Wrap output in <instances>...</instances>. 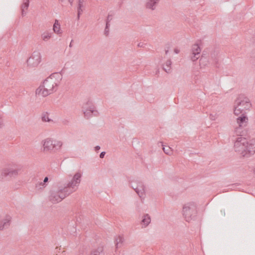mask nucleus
<instances>
[{
	"label": "nucleus",
	"instance_id": "nucleus-1",
	"mask_svg": "<svg viewBox=\"0 0 255 255\" xmlns=\"http://www.w3.org/2000/svg\"><path fill=\"white\" fill-rule=\"evenodd\" d=\"M245 114H241V116L237 119L238 127L236 128L235 131L237 135L241 136L238 137L235 142L234 148L235 151L239 153L242 156L248 157L255 152V141L249 142L245 137H242L244 134H242L243 131L241 130V128L246 126L248 120Z\"/></svg>",
	"mask_w": 255,
	"mask_h": 255
},
{
	"label": "nucleus",
	"instance_id": "nucleus-2",
	"mask_svg": "<svg viewBox=\"0 0 255 255\" xmlns=\"http://www.w3.org/2000/svg\"><path fill=\"white\" fill-rule=\"evenodd\" d=\"M81 177L82 174L78 172L68 183L63 186H58L56 189L51 190L49 196V201L53 204L58 203L75 192L81 182Z\"/></svg>",
	"mask_w": 255,
	"mask_h": 255
},
{
	"label": "nucleus",
	"instance_id": "nucleus-3",
	"mask_svg": "<svg viewBox=\"0 0 255 255\" xmlns=\"http://www.w3.org/2000/svg\"><path fill=\"white\" fill-rule=\"evenodd\" d=\"M55 74L57 75V73L52 74L43 82L42 84L36 90V95L45 97L56 91L58 84L53 79Z\"/></svg>",
	"mask_w": 255,
	"mask_h": 255
},
{
	"label": "nucleus",
	"instance_id": "nucleus-4",
	"mask_svg": "<svg viewBox=\"0 0 255 255\" xmlns=\"http://www.w3.org/2000/svg\"><path fill=\"white\" fill-rule=\"evenodd\" d=\"M252 104L248 98L244 95H240L237 98L234 105V114L238 116L242 113H246V111L249 110Z\"/></svg>",
	"mask_w": 255,
	"mask_h": 255
},
{
	"label": "nucleus",
	"instance_id": "nucleus-5",
	"mask_svg": "<svg viewBox=\"0 0 255 255\" xmlns=\"http://www.w3.org/2000/svg\"><path fill=\"white\" fill-rule=\"evenodd\" d=\"M22 166L16 164H8L1 170V175L3 177H8L15 178L20 174Z\"/></svg>",
	"mask_w": 255,
	"mask_h": 255
},
{
	"label": "nucleus",
	"instance_id": "nucleus-6",
	"mask_svg": "<svg viewBox=\"0 0 255 255\" xmlns=\"http://www.w3.org/2000/svg\"><path fill=\"white\" fill-rule=\"evenodd\" d=\"M182 214L187 222L195 220L197 214L196 204L194 202L185 204L183 207Z\"/></svg>",
	"mask_w": 255,
	"mask_h": 255
},
{
	"label": "nucleus",
	"instance_id": "nucleus-7",
	"mask_svg": "<svg viewBox=\"0 0 255 255\" xmlns=\"http://www.w3.org/2000/svg\"><path fill=\"white\" fill-rule=\"evenodd\" d=\"M62 145V142L53 140L50 138L46 139L43 144L44 151H55L59 149Z\"/></svg>",
	"mask_w": 255,
	"mask_h": 255
},
{
	"label": "nucleus",
	"instance_id": "nucleus-8",
	"mask_svg": "<svg viewBox=\"0 0 255 255\" xmlns=\"http://www.w3.org/2000/svg\"><path fill=\"white\" fill-rule=\"evenodd\" d=\"M83 113L84 117L87 119H89L93 116H98L99 113L98 111L95 110V107L92 103L88 101L83 107Z\"/></svg>",
	"mask_w": 255,
	"mask_h": 255
},
{
	"label": "nucleus",
	"instance_id": "nucleus-9",
	"mask_svg": "<svg viewBox=\"0 0 255 255\" xmlns=\"http://www.w3.org/2000/svg\"><path fill=\"white\" fill-rule=\"evenodd\" d=\"M41 61V56L38 51H34L31 56L27 60V66L30 68L37 67Z\"/></svg>",
	"mask_w": 255,
	"mask_h": 255
},
{
	"label": "nucleus",
	"instance_id": "nucleus-10",
	"mask_svg": "<svg viewBox=\"0 0 255 255\" xmlns=\"http://www.w3.org/2000/svg\"><path fill=\"white\" fill-rule=\"evenodd\" d=\"M208 49H207V51ZM219 51L215 49H212L210 50L209 52H207V55L208 59H209L211 64L218 67L219 59H218Z\"/></svg>",
	"mask_w": 255,
	"mask_h": 255
},
{
	"label": "nucleus",
	"instance_id": "nucleus-11",
	"mask_svg": "<svg viewBox=\"0 0 255 255\" xmlns=\"http://www.w3.org/2000/svg\"><path fill=\"white\" fill-rule=\"evenodd\" d=\"M199 64L201 67H205L211 64L207 55V49L203 51L201 58L199 59Z\"/></svg>",
	"mask_w": 255,
	"mask_h": 255
},
{
	"label": "nucleus",
	"instance_id": "nucleus-12",
	"mask_svg": "<svg viewBox=\"0 0 255 255\" xmlns=\"http://www.w3.org/2000/svg\"><path fill=\"white\" fill-rule=\"evenodd\" d=\"M11 217L7 216L6 218L3 219L0 223V230H3L7 228L10 225Z\"/></svg>",
	"mask_w": 255,
	"mask_h": 255
},
{
	"label": "nucleus",
	"instance_id": "nucleus-13",
	"mask_svg": "<svg viewBox=\"0 0 255 255\" xmlns=\"http://www.w3.org/2000/svg\"><path fill=\"white\" fill-rule=\"evenodd\" d=\"M104 247L100 246L96 249L92 250L91 252L90 255H104Z\"/></svg>",
	"mask_w": 255,
	"mask_h": 255
},
{
	"label": "nucleus",
	"instance_id": "nucleus-14",
	"mask_svg": "<svg viewBox=\"0 0 255 255\" xmlns=\"http://www.w3.org/2000/svg\"><path fill=\"white\" fill-rule=\"evenodd\" d=\"M29 5V0H23L22 4L21 5V15L22 16L26 15V10L28 9Z\"/></svg>",
	"mask_w": 255,
	"mask_h": 255
},
{
	"label": "nucleus",
	"instance_id": "nucleus-15",
	"mask_svg": "<svg viewBox=\"0 0 255 255\" xmlns=\"http://www.w3.org/2000/svg\"><path fill=\"white\" fill-rule=\"evenodd\" d=\"M159 1V0H148L146 3V7L152 10H154Z\"/></svg>",
	"mask_w": 255,
	"mask_h": 255
},
{
	"label": "nucleus",
	"instance_id": "nucleus-16",
	"mask_svg": "<svg viewBox=\"0 0 255 255\" xmlns=\"http://www.w3.org/2000/svg\"><path fill=\"white\" fill-rule=\"evenodd\" d=\"M138 190L136 191V193L139 197H143L145 193V187L142 182H138Z\"/></svg>",
	"mask_w": 255,
	"mask_h": 255
},
{
	"label": "nucleus",
	"instance_id": "nucleus-17",
	"mask_svg": "<svg viewBox=\"0 0 255 255\" xmlns=\"http://www.w3.org/2000/svg\"><path fill=\"white\" fill-rule=\"evenodd\" d=\"M201 49L198 44H193L191 47V53L200 55Z\"/></svg>",
	"mask_w": 255,
	"mask_h": 255
},
{
	"label": "nucleus",
	"instance_id": "nucleus-18",
	"mask_svg": "<svg viewBox=\"0 0 255 255\" xmlns=\"http://www.w3.org/2000/svg\"><path fill=\"white\" fill-rule=\"evenodd\" d=\"M172 62L171 60H168L166 61L165 65L163 66V70L167 73H169L171 72Z\"/></svg>",
	"mask_w": 255,
	"mask_h": 255
},
{
	"label": "nucleus",
	"instance_id": "nucleus-19",
	"mask_svg": "<svg viewBox=\"0 0 255 255\" xmlns=\"http://www.w3.org/2000/svg\"><path fill=\"white\" fill-rule=\"evenodd\" d=\"M150 218L148 214H146L144 216L143 218L142 219L141 222L147 226L150 222Z\"/></svg>",
	"mask_w": 255,
	"mask_h": 255
},
{
	"label": "nucleus",
	"instance_id": "nucleus-20",
	"mask_svg": "<svg viewBox=\"0 0 255 255\" xmlns=\"http://www.w3.org/2000/svg\"><path fill=\"white\" fill-rule=\"evenodd\" d=\"M53 29L55 33H60V25L58 23V21L57 20H55V23L53 25Z\"/></svg>",
	"mask_w": 255,
	"mask_h": 255
},
{
	"label": "nucleus",
	"instance_id": "nucleus-21",
	"mask_svg": "<svg viewBox=\"0 0 255 255\" xmlns=\"http://www.w3.org/2000/svg\"><path fill=\"white\" fill-rule=\"evenodd\" d=\"M138 182L137 181H132L130 182V187L136 192L138 190Z\"/></svg>",
	"mask_w": 255,
	"mask_h": 255
},
{
	"label": "nucleus",
	"instance_id": "nucleus-22",
	"mask_svg": "<svg viewBox=\"0 0 255 255\" xmlns=\"http://www.w3.org/2000/svg\"><path fill=\"white\" fill-rule=\"evenodd\" d=\"M51 37V34L48 32H44L41 35V38L43 40L46 41Z\"/></svg>",
	"mask_w": 255,
	"mask_h": 255
},
{
	"label": "nucleus",
	"instance_id": "nucleus-23",
	"mask_svg": "<svg viewBox=\"0 0 255 255\" xmlns=\"http://www.w3.org/2000/svg\"><path fill=\"white\" fill-rule=\"evenodd\" d=\"M200 56V55L199 54H192L191 53L189 57L192 62H195L199 58Z\"/></svg>",
	"mask_w": 255,
	"mask_h": 255
},
{
	"label": "nucleus",
	"instance_id": "nucleus-24",
	"mask_svg": "<svg viewBox=\"0 0 255 255\" xmlns=\"http://www.w3.org/2000/svg\"><path fill=\"white\" fill-rule=\"evenodd\" d=\"M162 146L163 147L162 149L165 153L168 155H170L171 153L172 150L171 147H170L169 146H165L163 144H162Z\"/></svg>",
	"mask_w": 255,
	"mask_h": 255
},
{
	"label": "nucleus",
	"instance_id": "nucleus-25",
	"mask_svg": "<svg viewBox=\"0 0 255 255\" xmlns=\"http://www.w3.org/2000/svg\"><path fill=\"white\" fill-rule=\"evenodd\" d=\"M123 238L121 236H119L118 238L115 239V243L117 249L119 248V244L120 243H122L123 242Z\"/></svg>",
	"mask_w": 255,
	"mask_h": 255
},
{
	"label": "nucleus",
	"instance_id": "nucleus-26",
	"mask_svg": "<svg viewBox=\"0 0 255 255\" xmlns=\"http://www.w3.org/2000/svg\"><path fill=\"white\" fill-rule=\"evenodd\" d=\"M83 6L78 5L77 6V19L79 20L80 19V17L81 14H82L83 9L82 7Z\"/></svg>",
	"mask_w": 255,
	"mask_h": 255
},
{
	"label": "nucleus",
	"instance_id": "nucleus-27",
	"mask_svg": "<svg viewBox=\"0 0 255 255\" xmlns=\"http://www.w3.org/2000/svg\"><path fill=\"white\" fill-rule=\"evenodd\" d=\"M42 120L43 122H50L51 120L49 118L48 114H44L42 116Z\"/></svg>",
	"mask_w": 255,
	"mask_h": 255
},
{
	"label": "nucleus",
	"instance_id": "nucleus-28",
	"mask_svg": "<svg viewBox=\"0 0 255 255\" xmlns=\"http://www.w3.org/2000/svg\"><path fill=\"white\" fill-rule=\"evenodd\" d=\"M43 182L38 183L35 185V188L38 189H43L45 187V184H42Z\"/></svg>",
	"mask_w": 255,
	"mask_h": 255
},
{
	"label": "nucleus",
	"instance_id": "nucleus-29",
	"mask_svg": "<svg viewBox=\"0 0 255 255\" xmlns=\"http://www.w3.org/2000/svg\"><path fill=\"white\" fill-rule=\"evenodd\" d=\"M110 23H106V27H105V34L107 36L109 34V27H110Z\"/></svg>",
	"mask_w": 255,
	"mask_h": 255
},
{
	"label": "nucleus",
	"instance_id": "nucleus-30",
	"mask_svg": "<svg viewBox=\"0 0 255 255\" xmlns=\"http://www.w3.org/2000/svg\"><path fill=\"white\" fill-rule=\"evenodd\" d=\"M69 123V121L67 119H64L62 121V123L64 125H67Z\"/></svg>",
	"mask_w": 255,
	"mask_h": 255
},
{
	"label": "nucleus",
	"instance_id": "nucleus-31",
	"mask_svg": "<svg viewBox=\"0 0 255 255\" xmlns=\"http://www.w3.org/2000/svg\"><path fill=\"white\" fill-rule=\"evenodd\" d=\"M251 57L255 59V49L253 50L251 53Z\"/></svg>",
	"mask_w": 255,
	"mask_h": 255
},
{
	"label": "nucleus",
	"instance_id": "nucleus-32",
	"mask_svg": "<svg viewBox=\"0 0 255 255\" xmlns=\"http://www.w3.org/2000/svg\"><path fill=\"white\" fill-rule=\"evenodd\" d=\"M112 19V18L111 16L110 15H108L107 18V20H106V23H109Z\"/></svg>",
	"mask_w": 255,
	"mask_h": 255
},
{
	"label": "nucleus",
	"instance_id": "nucleus-33",
	"mask_svg": "<svg viewBox=\"0 0 255 255\" xmlns=\"http://www.w3.org/2000/svg\"><path fill=\"white\" fill-rule=\"evenodd\" d=\"M3 126V120L1 116L0 115V128H1Z\"/></svg>",
	"mask_w": 255,
	"mask_h": 255
},
{
	"label": "nucleus",
	"instance_id": "nucleus-34",
	"mask_svg": "<svg viewBox=\"0 0 255 255\" xmlns=\"http://www.w3.org/2000/svg\"><path fill=\"white\" fill-rule=\"evenodd\" d=\"M106 154V152L103 151L100 154V157L101 158H103Z\"/></svg>",
	"mask_w": 255,
	"mask_h": 255
},
{
	"label": "nucleus",
	"instance_id": "nucleus-35",
	"mask_svg": "<svg viewBox=\"0 0 255 255\" xmlns=\"http://www.w3.org/2000/svg\"><path fill=\"white\" fill-rule=\"evenodd\" d=\"M84 0H78V5L83 6V3Z\"/></svg>",
	"mask_w": 255,
	"mask_h": 255
},
{
	"label": "nucleus",
	"instance_id": "nucleus-36",
	"mask_svg": "<svg viewBox=\"0 0 255 255\" xmlns=\"http://www.w3.org/2000/svg\"><path fill=\"white\" fill-rule=\"evenodd\" d=\"M48 179H49L48 177H45L44 179L42 184H45L46 183H47L48 181Z\"/></svg>",
	"mask_w": 255,
	"mask_h": 255
},
{
	"label": "nucleus",
	"instance_id": "nucleus-37",
	"mask_svg": "<svg viewBox=\"0 0 255 255\" xmlns=\"http://www.w3.org/2000/svg\"><path fill=\"white\" fill-rule=\"evenodd\" d=\"M210 119L212 120H215V116L213 115V114L210 115Z\"/></svg>",
	"mask_w": 255,
	"mask_h": 255
},
{
	"label": "nucleus",
	"instance_id": "nucleus-38",
	"mask_svg": "<svg viewBox=\"0 0 255 255\" xmlns=\"http://www.w3.org/2000/svg\"><path fill=\"white\" fill-rule=\"evenodd\" d=\"M144 44L141 42H140L138 44L137 46L139 47H143Z\"/></svg>",
	"mask_w": 255,
	"mask_h": 255
},
{
	"label": "nucleus",
	"instance_id": "nucleus-39",
	"mask_svg": "<svg viewBox=\"0 0 255 255\" xmlns=\"http://www.w3.org/2000/svg\"><path fill=\"white\" fill-rule=\"evenodd\" d=\"M100 149V146L99 145H97L95 147V150L96 151H98Z\"/></svg>",
	"mask_w": 255,
	"mask_h": 255
},
{
	"label": "nucleus",
	"instance_id": "nucleus-40",
	"mask_svg": "<svg viewBox=\"0 0 255 255\" xmlns=\"http://www.w3.org/2000/svg\"><path fill=\"white\" fill-rule=\"evenodd\" d=\"M179 52H180V50L179 49H176V48L174 49V52L175 53L178 54L179 53Z\"/></svg>",
	"mask_w": 255,
	"mask_h": 255
},
{
	"label": "nucleus",
	"instance_id": "nucleus-41",
	"mask_svg": "<svg viewBox=\"0 0 255 255\" xmlns=\"http://www.w3.org/2000/svg\"><path fill=\"white\" fill-rule=\"evenodd\" d=\"M68 0L69 2L70 3V5L71 6H72L74 0Z\"/></svg>",
	"mask_w": 255,
	"mask_h": 255
},
{
	"label": "nucleus",
	"instance_id": "nucleus-42",
	"mask_svg": "<svg viewBox=\"0 0 255 255\" xmlns=\"http://www.w3.org/2000/svg\"><path fill=\"white\" fill-rule=\"evenodd\" d=\"M221 214H222V215L223 216H225V211H224V210H223H223H221Z\"/></svg>",
	"mask_w": 255,
	"mask_h": 255
},
{
	"label": "nucleus",
	"instance_id": "nucleus-43",
	"mask_svg": "<svg viewBox=\"0 0 255 255\" xmlns=\"http://www.w3.org/2000/svg\"><path fill=\"white\" fill-rule=\"evenodd\" d=\"M73 41V40L71 41V43H70V45H69V46L70 47H72V42Z\"/></svg>",
	"mask_w": 255,
	"mask_h": 255
},
{
	"label": "nucleus",
	"instance_id": "nucleus-44",
	"mask_svg": "<svg viewBox=\"0 0 255 255\" xmlns=\"http://www.w3.org/2000/svg\"><path fill=\"white\" fill-rule=\"evenodd\" d=\"M168 52V50H165V54H167Z\"/></svg>",
	"mask_w": 255,
	"mask_h": 255
}]
</instances>
